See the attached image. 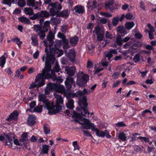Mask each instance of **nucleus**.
Returning a JSON list of instances; mask_svg holds the SVG:
<instances>
[{
  "instance_id": "obj_61",
  "label": "nucleus",
  "mask_w": 156,
  "mask_h": 156,
  "mask_svg": "<svg viewBox=\"0 0 156 156\" xmlns=\"http://www.w3.org/2000/svg\"><path fill=\"white\" fill-rule=\"evenodd\" d=\"M97 35V38L98 39V40L99 41H101L103 39V37H104V35L101 34L99 33Z\"/></svg>"
},
{
  "instance_id": "obj_27",
  "label": "nucleus",
  "mask_w": 156,
  "mask_h": 156,
  "mask_svg": "<svg viewBox=\"0 0 156 156\" xmlns=\"http://www.w3.org/2000/svg\"><path fill=\"white\" fill-rule=\"evenodd\" d=\"M82 128L83 129H91L92 131H94L93 129H95L96 126L94 124L90 123L87 124H85L83 126H82Z\"/></svg>"
},
{
  "instance_id": "obj_35",
  "label": "nucleus",
  "mask_w": 156,
  "mask_h": 156,
  "mask_svg": "<svg viewBox=\"0 0 156 156\" xmlns=\"http://www.w3.org/2000/svg\"><path fill=\"white\" fill-rule=\"evenodd\" d=\"M76 110L77 111L79 112L83 111L86 115H87L88 117L89 116L90 114V112L88 111V110H86L84 107H77L76 108Z\"/></svg>"
},
{
  "instance_id": "obj_33",
  "label": "nucleus",
  "mask_w": 156,
  "mask_h": 156,
  "mask_svg": "<svg viewBox=\"0 0 156 156\" xmlns=\"http://www.w3.org/2000/svg\"><path fill=\"white\" fill-rule=\"evenodd\" d=\"M5 54V53L4 55H2L0 57V66L2 68L4 66L6 62V58L5 57L4 55Z\"/></svg>"
},
{
  "instance_id": "obj_43",
  "label": "nucleus",
  "mask_w": 156,
  "mask_h": 156,
  "mask_svg": "<svg viewBox=\"0 0 156 156\" xmlns=\"http://www.w3.org/2000/svg\"><path fill=\"white\" fill-rule=\"evenodd\" d=\"M42 26L39 25H34V30L37 32L40 31L42 30Z\"/></svg>"
},
{
  "instance_id": "obj_2",
  "label": "nucleus",
  "mask_w": 156,
  "mask_h": 156,
  "mask_svg": "<svg viewBox=\"0 0 156 156\" xmlns=\"http://www.w3.org/2000/svg\"><path fill=\"white\" fill-rule=\"evenodd\" d=\"M89 80V75L82 72L80 75H78L77 76L76 83L80 87H85L87 85V83L88 82Z\"/></svg>"
},
{
  "instance_id": "obj_50",
  "label": "nucleus",
  "mask_w": 156,
  "mask_h": 156,
  "mask_svg": "<svg viewBox=\"0 0 156 156\" xmlns=\"http://www.w3.org/2000/svg\"><path fill=\"white\" fill-rule=\"evenodd\" d=\"M42 106H37L33 109V112H37L38 113H41L42 111Z\"/></svg>"
},
{
  "instance_id": "obj_54",
  "label": "nucleus",
  "mask_w": 156,
  "mask_h": 156,
  "mask_svg": "<svg viewBox=\"0 0 156 156\" xmlns=\"http://www.w3.org/2000/svg\"><path fill=\"white\" fill-rule=\"evenodd\" d=\"M66 82H68L69 83L71 84H74L75 83V81L71 77H67L66 79Z\"/></svg>"
},
{
  "instance_id": "obj_55",
  "label": "nucleus",
  "mask_w": 156,
  "mask_h": 156,
  "mask_svg": "<svg viewBox=\"0 0 156 156\" xmlns=\"http://www.w3.org/2000/svg\"><path fill=\"white\" fill-rule=\"evenodd\" d=\"M138 139L142 140H143L145 143L149 142L150 141L149 139L147 137L140 136L137 137Z\"/></svg>"
},
{
  "instance_id": "obj_60",
  "label": "nucleus",
  "mask_w": 156,
  "mask_h": 156,
  "mask_svg": "<svg viewBox=\"0 0 156 156\" xmlns=\"http://www.w3.org/2000/svg\"><path fill=\"white\" fill-rule=\"evenodd\" d=\"M68 27L67 25H64L61 27V31L64 33H65L67 30V29Z\"/></svg>"
},
{
  "instance_id": "obj_29",
  "label": "nucleus",
  "mask_w": 156,
  "mask_h": 156,
  "mask_svg": "<svg viewBox=\"0 0 156 156\" xmlns=\"http://www.w3.org/2000/svg\"><path fill=\"white\" fill-rule=\"evenodd\" d=\"M35 123L36 122L34 117L30 116L28 117V119L27 121L28 125L30 126H32L34 125Z\"/></svg>"
},
{
  "instance_id": "obj_37",
  "label": "nucleus",
  "mask_w": 156,
  "mask_h": 156,
  "mask_svg": "<svg viewBox=\"0 0 156 156\" xmlns=\"http://www.w3.org/2000/svg\"><path fill=\"white\" fill-rule=\"evenodd\" d=\"M118 138L121 141H124L126 140L127 136L124 133L122 132L119 133Z\"/></svg>"
},
{
  "instance_id": "obj_28",
  "label": "nucleus",
  "mask_w": 156,
  "mask_h": 156,
  "mask_svg": "<svg viewBox=\"0 0 156 156\" xmlns=\"http://www.w3.org/2000/svg\"><path fill=\"white\" fill-rule=\"evenodd\" d=\"M37 37V35L35 34H32L31 36L32 42L33 45L35 46H36L38 44Z\"/></svg>"
},
{
  "instance_id": "obj_16",
  "label": "nucleus",
  "mask_w": 156,
  "mask_h": 156,
  "mask_svg": "<svg viewBox=\"0 0 156 156\" xmlns=\"http://www.w3.org/2000/svg\"><path fill=\"white\" fill-rule=\"evenodd\" d=\"M66 98L68 101L66 104L67 108L69 109H73L74 107V101L71 98L70 96H67Z\"/></svg>"
},
{
  "instance_id": "obj_49",
  "label": "nucleus",
  "mask_w": 156,
  "mask_h": 156,
  "mask_svg": "<svg viewBox=\"0 0 156 156\" xmlns=\"http://www.w3.org/2000/svg\"><path fill=\"white\" fill-rule=\"evenodd\" d=\"M133 42L132 41H129L126 42L123 46V48L124 49H127L129 47L132 45Z\"/></svg>"
},
{
  "instance_id": "obj_23",
  "label": "nucleus",
  "mask_w": 156,
  "mask_h": 156,
  "mask_svg": "<svg viewBox=\"0 0 156 156\" xmlns=\"http://www.w3.org/2000/svg\"><path fill=\"white\" fill-rule=\"evenodd\" d=\"M76 54L74 51H70L67 55L69 60L72 62H74Z\"/></svg>"
},
{
  "instance_id": "obj_32",
  "label": "nucleus",
  "mask_w": 156,
  "mask_h": 156,
  "mask_svg": "<svg viewBox=\"0 0 156 156\" xmlns=\"http://www.w3.org/2000/svg\"><path fill=\"white\" fill-rule=\"evenodd\" d=\"M61 70V69L60 68L59 64L58 63H56L53 69V70L51 71V74L52 75H55V73H58L59 71H60L61 73H62Z\"/></svg>"
},
{
  "instance_id": "obj_4",
  "label": "nucleus",
  "mask_w": 156,
  "mask_h": 156,
  "mask_svg": "<svg viewBox=\"0 0 156 156\" xmlns=\"http://www.w3.org/2000/svg\"><path fill=\"white\" fill-rule=\"evenodd\" d=\"M50 16L49 13L46 10H41L36 13H35L33 16L30 17V19L32 20H35L41 17L43 18H48Z\"/></svg>"
},
{
  "instance_id": "obj_13",
  "label": "nucleus",
  "mask_w": 156,
  "mask_h": 156,
  "mask_svg": "<svg viewBox=\"0 0 156 156\" xmlns=\"http://www.w3.org/2000/svg\"><path fill=\"white\" fill-rule=\"evenodd\" d=\"M19 113L16 111L13 112L9 116L6 120L7 121H11L12 120L17 121L18 119Z\"/></svg>"
},
{
  "instance_id": "obj_11",
  "label": "nucleus",
  "mask_w": 156,
  "mask_h": 156,
  "mask_svg": "<svg viewBox=\"0 0 156 156\" xmlns=\"http://www.w3.org/2000/svg\"><path fill=\"white\" fill-rule=\"evenodd\" d=\"M38 98L39 101L42 102L44 103L47 109L50 107V105L51 103L46 98L45 94H40L38 97Z\"/></svg>"
},
{
  "instance_id": "obj_24",
  "label": "nucleus",
  "mask_w": 156,
  "mask_h": 156,
  "mask_svg": "<svg viewBox=\"0 0 156 156\" xmlns=\"http://www.w3.org/2000/svg\"><path fill=\"white\" fill-rule=\"evenodd\" d=\"M49 147V146L48 145H43L42 147V150L40 152L39 156H40V155L42 154H48Z\"/></svg>"
},
{
  "instance_id": "obj_45",
  "label": "nucleus",
  "mask_w": 156,
  "mask_h": 156,
  "mask_svg": "<svg viewBox=\"0 0 156 156\" xmlns=\"http://www.w3.org/2000/svg\"><path fill=\"white\" fill-rule=\"evenodd\" d=\"M62 41L63 48L64 49L68 48L69 47H68L69 44L68 40L66 38L64 39Z\"/></svg>"
},
{
  "instance_id": "obj_36",
  "label": "nucleus",
  "mask_w": 156,
  "mask_h": 156,
  "mask_svg": "<svg viewBox=\"0 0 156 156\" xmlns=\"http://www.w3.org/2000/svg\"><path fill=\"white\" fill-rule=\"evenodd\" d=\"M47 31V29H46L45 30L42 29L38 33L37 35L40 37L41 39L43 40L45 36V32Z\"/></svg>"
},
{
  "instance_id": "obj_6",
  "label": "nucleus",
  "mask_w": 156,
  "mask_h": 156,
  "mask_svg": "<svg viewBox=\"0 0 156 156\" xmlns=\"http://www.w3.org/2000/svg\"><path fill=\"white\" fill-rule=\"evenodd\" d=\"M45 83H44L43 81H40L37 76L35 79L34 82H32L28 87L29 90L33 89L36 87L37 89L44 85Z\"/></svg>"
},
{
  "instance_id": "obj_17",
  "label": "nucleus",
  "mask_w": 156,
  "mask_h": 156,
  "mask_svg": "<svg viewBox=\"0 0 156 156\" xmlns=\"http://www.w3.org/2000/svg\"><path fill=\"white\" fill-rule=\"evenodd\" d=\"M21 138L20 139V142L23 143L25 146L28 143L29 140L28 139V134L27 132L23 133L21 136Z\"/></svg>"
},
{
  "instance_id": "obj_34",
  "label": "nucleus",
  "mask_w": 156,
  "mask_h": 156,
  "mask_svg": "<svg viewBox=\"0 0 156 156\" xmlns=\"http://www.w3.org/2000/svg\"><path fill=\"white\" fill-rule=\"evenodd\" d=\"M15 0H3L2 3L3 4L6 5L9 7H11L12 4H14Z\"/></svg>"
},
{
  "instance_id": "obj_38",
  "label": "nucleus",
  "mask_w": 156,
  "mask_h": 156,
  "mask_svg": "<svg viewBox=\"0 0 156 156\" xmlns=\"http://www.w3.org/2000/svg\"><path fill=\"white\" fill-rule=\"evenodd\" d=\"M43 128L44 133L45 134L47 135L50 133V127L48 124H45L44 125Z\"/></svg>"
},
{
  "instance_id": "obj_7",
  "label": "nucleus",
  "mask_w": 156,
  "mask_h": 156,
  "mask_svg": "<svg viewBox=\"0 0 156 156\" xmlns=\"http://www.w3.org/2000/svg\"><path fill=\"white\" fill-rule=\"evenodd\" d=\"M142 46V43L139 41H137L136 43L132 44L131 48L127 51H125L123 54L125 56H126V54L128 53H131L132 54H133L136 51L137 49L136 48H140Z\"/></svg>"
},
{
  "instance_id": "obj_21",
  "label": "nucleus",
  "mask_w": 156,
  "mask_h": 156,
  "mask_svg": "<svg viewBox=\"0 0 156 156\" xmlns=\"http://www.w3.org/2000/svg\"><path fill=\"white\" fill-rule=\"evenodd\" d=\"M48 41L49 43V48H51V46L53 45L54 43L53 39H54V36L53 35L51 32H49V34L48 35L47 37Z\"/></svg>"
},
{
  "instance_id": "obj_63",
  "label": "nucleus",
  "mask_w": 156,
  "mask_h": 156,
  "mask_svg": "<svg viewBox=\"0 0 156 156\" xmlns=\"http://www.w3.org/2000/svg\"><path fill=\"white\" fill-rule=\"evenodd\" d=\"M57 86L56 90H62L64 89V87L62 85L57 84Z\"/></svg>"
},
{
  "instance_id": "obj_57",
  "label": "nucleus",
  "mask_w": 156,
  "mask_h": 156,
  "mask_svg": "<svg viewBox=\"0 0 156 156\" xmlns=\"http://www.w3.org/2000/svg\"><path fill=\"white\" fill-rule=\"evenodd\" d=\"M154 31V30H152L149 32L148 35L149 38L150 39L152 40L154 39V35L153 32Z\"/></svg>"
},
{
  "instance_id": "obj_56",
  "label": "nucleus",
  "mask_w": 156,
  "mask_h": 156,
  "mask_svg": "<svg viewBox=\"0 0 156 156\" xmlns=\"http://www.w3.org/2000/svg\"><path fill=\"white\" fill-rule=\"evenodd\" d=\"M140 55L138 54H136L133 58V61L136 63L140 61Z\"/></svg>"
},
{
  "instance_id": "obj_15",
  "label": "nucleus",
  "mask_w": 156,
  "mask_h": 156,
  "mask_svg": "<svg viewBox=\"0 0 156 156\" xmlns=\"http://www.w3.org/2000/svg\"><path fill=\"white\" fill-rule=\"evenodd\" d=\"M50 52L51 53H53V54H57L58 55L57 56L58 57L61 56L63 54V51L62 50L60 49L59 48H51L50 47Z\"/></svg>"
},
{
  "instance_id": "obj_59",
  "label": "nucleus",
  "mask_w": 156,
  "mask_h": 156,
  "mask_svg": "<svg viewBox=\"0 0 156 156\" xmlns=\"http://www.w3.org/2000/svg\"><path fill=\"white\" fill-rule=\"evenodd\" d=\"M143 36V35L139 32L136 33L134 34L135 37L138 39H140Z\"/></svg>"
},
{
  "instance_id": "obj_44",
  "label": "nucleus",
  "mask_w": 156,
  "mask_h": 156,
  "mask_svg": "<svg viewBox=\"0 0 156 156\" xmlns=\"http://www.w3.org/2000/svg\"><path fill=\"white\" fill-rule=\"evenodd\" d=\"M11 41L13 42H16L19 48L21 46V44L23 43L22 41H20V39L18 37H16L14 39H12Z\"/></svg>"
},
{
  "instance_id": "obj_14",
  "label": "nucleus",
  "mask_w": 156,
  "mask_h": 156,
  "mask_svg": "<svg viewBox=\"0 0 156 156\" xmlns=\"http://www.w3.org/2000/svg\"><path fill=\"white\" fill-rule=\"evenodd\" d=\"M118 54L117 51L116 49H111L108 51L105 57L108 58V60L110 61L111 59L113 57V55H116Z\"/></svg>"
},
{
  "instance_id": "obj_18",
  "label": "nucleus",
  "mask_w": 156,
  "mask_h": 156,
  "mask_svg": "<svg viewBox=\"0 0 156 156\" xmlns=\"http://www.w3.org/2000/svg\"><path fill=\"white\" fill-rule=\"evenodd\" d=\"M79 37L76 35L71 37L69 40V43L72 46H75L77 44L79 41Z\"/></svg>"
},
{
  "instance_id": "obj_51",
  "label": "nucleus",
  "mask_w": 156,
  "mask_h": 156,
  "mask_svg": "<svg viewBox=\"0 0 156 156\" xmlns=\"http://www.w3.org/2000/svg\"><path fill=\"white\" fill-rule=\"evenodd\" d=\"M115 126L118 127H125L127 126L123 122H118L115 124Z\"/></svg>"
},
{
  "instance_id": "obj_41",
  "label": "nucleus",
  "mask_w": 156,
  "mask_h": 156,
  "mask_svg": "<svg viewBox=\"0 0 156 156\" xmlns=\"http://www.w3.org/2000/svg\"><path fill=\"white\" fill-rule=\"evenodd\" d=\"M117 32L121 33L126 34V30L124 27L122 26H118L117 28Z\"/></svg>"
},
{
  "instance_id": "obj_9",
  "label": "nucleus",
  "mask_w": 156,
  "mask_h": 156,
  "mask_svg": "<svg viewBox=\"0 0 156 156\" xmlns=\"http://www.w3.org/2000/svg\"><path fill=\"white\" fill-rule=\"evenodd\" d=\"M56 88H57V84L51 83H48L47 84V86L45 89L44 93L45 94H49L50 92L52 90H56Z\"/></svg>"
},
{
  "instance_id": "obj_25",
  "label": "nucleus",
  "mask_w": 156,
  "mask_h": 156,
  "mask_svg": "<svg viewBox=\"0 0 156 156\" xmlns=\"http://www.w3.org/2000/svg\"><path fill=\"white\" fill-rule=\"evenodd\" d=\"M87 101V98L85 97H84L80 100L79 102V105L81 106V104H82L83 106L82 107H84L86 110H87V108L88 106V103Z\"/></svg>"
},
{
  "instance_id": "obj_64",
  "label": "nucleus",
  "mask_w": 156,
  "mask_h": 156,
  "mask_svg": "<svg viewBox=\"0 0 156 156\" xmlns=\"http://www.w3.org/2000/svg\"><path fill=\"white\" fill-rule=\"evenodd\" d=\"M58 37L62 39V40L64 39H66V37L65 35L62 33H61L60 32H59L58 34Z\"/></svg>"
},
{
  "instance_id": "obj_19",
  "label": "nucleus",
  "mask_w": 156,
  "mask_h": 156,
  "mask_svg": "<svg viewBox=\"0 0 156 156\" xmlns=\"http://www.w3.org/2000/svg\"><path fill=\"white\" fill-rule=\"evenodd\" d=\"M65 71L67 72V74L69 76H72L74 75L76 68L75 67H73L70 68L66 67L65 68Z\"/></svg>"
},
{
  "instance_id": "obj_47",
  "label": "nucleus",
  "mask_w": 156,
  "mask_h": 156,
  "mask_svg": "<svg viewBox=\"0 0 156 156\" xmlns=\"http://www.w3.org/2000/svg\"><path fill=\"white\" fill-rule=\"evenodd\" d=\"M27 5L28 6L34 7L35 5V0H27Z\"/></svg>"
},
{
  "instance_id": "obj_52",
  "label": "nucleus",
  "mask_w": 156,
  "mask_h": 156,
  "mask_svg": "<svg viewBox=\"0 0 156 156\" xmlns=\"http://www.w3.org/2000/svg\"><path fill=\"white\" fill-rule=\"evenodd\" d=\"M119 22V19L118 17H114L112 21V23L113 24L114 26H116L118 24Z\"/></svg>"
},
{
  "instance_id": "obj_20",
  "label": "nucleus",
  "mask_w": 156,
  "mask_h": 156,
  "mask_svg": "<svg viewBox=\"0 0 156 156\" xmlns=\"http://www.w3.org/2000/svg\"><path fill=\"white\" fill-rule=\"evenodd\" d=\"M69 15L67 9H64L61 12H59L58 17H62L66 19Z\"/></svg>"
},
{
  "instance_id": "obj_10",
  "label": "nucleus",
  "mask_w": 156,
  "mask_h": 156,
  "mask_svg": "<svg viewBox=\"0 0 156 156\" xmlns=\"http://www.w3.org/2000/svg\"><path fill=\"white\" fill-rule=\"evenodd\" d=\"M75 15L82 14L85 13L84 7L81 5H76L72 10Z\"/></svg>"
},
{
  "instance_id": "obj_39",
  "label": "nucleus",
  "mask_w": 156,
  "mask_h": 156,
  "mask_svg": "<svg viewBox=\"0 0 156 156\" xmlns=\"http://www.w3.org/2000/svg\"><path fill=\"white\" fill-rule=\"evenodd\" d=\"M134 26V23L133 22H127L125 24V28L129 30Z\"/></svg>"
},
{
  "instance_id": "obj_1",
  "label": "nucleus",
  "mask_w": 156,
  "mask_h": 156,
  "mask_svg": "<svg viewBox=\"0 0 156 156\" xmlns=\"http://www.w3.org/2000/svg\"><path fill=\"white\" fill-rule=\"evenodd\" d=\"M53 64L48 62L45 63L44 69L42 70V73L37 75L39 80L43 81L44 83H45V79H49L51 78V75L49 72L51 70V65Z\"/></svg>"
},
{
  "instance_id": "obj_30",
  "label": "nucleus",
  "mask_w": 156,
  "mask_h": 156,
  "mask_svg": "<svg viewBox=\"0 0 156 156\" xmlns=\"http://www.w3.org/2000/svg\"><path fill=\"white\" fill-rule=\"evenodd\" d=\"M24 13L27 15L30 16L32 15H34L35 14L34 13L33 9L30 8L25 7L24 8Z\"/></svg>"
},
{
  "instance_id": "obj_42",
  "label": "nucleus",
  "mask_w": 156,
  "mask_h": 156,
  "mask_svg": "<svg viewBox=\"0 0 156 156\" xmlns=\"http://www.w3.org/2000/svg\"><path fill=\"white\" fill-rule=\"evenodd\" d=\"M62 40L57 41L55 43L54 47L51 48H59L62 45Z\"/></svg>"
},
{
  "instance_id": "obj_48",
  "label": "nucleus",
  "mask_w": 156,
  "mask_h": 156,
  "mask_svg": "<svg viewBox=\"0 0 156 156\" xmlns=\"http://www.w3.org/2000/svg\"><path fill=\"white\" fill-rule=\"evenodd\" d=\"M18 5L21 7H23L26 5V3L24 0H18Z\"/></svg>"
},
{
  "instance_id": "obj_12",
  "label": "nucleus",
  "mask_w": 156,
  "mask_h": 156,
  "mask_svg": "<svg viewBox=\"0 0 156 156\" xmlns=\"http://www.w3.org/2000/svg\"><path fill=\"white\" fill-rule=\"evenodd\" d=\"M86 116L87 115L83 114L82 112L80 113H77L75 111H73V118H75L78 119L79 120L83 121L84 119L88 120L87 119L84 118L85 117H86Z\"/></svg>"
},
{
  "instance_id": "obj_8",
  "label": "nucleus",
  "mask_w": 156,
  "mask_h": 156,
  "mask_svg": "<svg viewBox=\"0 0 156 156\" xmlns=\"http://www.w3.org/2000/svg\"><path fill=\"white\" fill-rule=\"evenodd\" d=\"M45 52L46 53L47 55L45 63L48 62V63L53 64L55 62V58L53 53H51L50 52V53H49L48 50L47 48H45Z\"/></svg>"
},
{
  "instance_id": "obj_62",
  "label": "nucleus",
  "mask_w": 156,
  "mask_h": 156,
  "mask_svg": "<svg viewBox=\"0 0 156 156\" xmlns=\"http://www.w3.org/2000/svg\"><path fill=\"white\" fill-rule=\"evenodd\" d=\"M21 12V9L19 8H16L14 11L13 14L18 15Z\"/></svg>"
},
{
  "instance_id": "obj_22",
  "label": "nucleus",
  "mask_w": 156,
  "mask_h": 156,
  "mask_svg": "<svg viewBox=\"0 0 156 156\" xmlns=\"http://www.w3.org/2000/svg\"><path fill=\"white\" fill-rule=\"evenodd\" d=\"M93 130L94 131L96 132V135L98 136L104 137L106 135L105 131L99 130L98 128L95 127Z\"/></svg>"
},
{
  "instance_id": "obj_3",
  "label": "nucleus",
  "mask_w": 156,
  "mask_h": 156,
  "mask_svg": "<svg viewBox=\"0 0 156 156\" xmlns=\"http://www.w3.org/2000/svg\"><path fill=\"white\" fill-rule=\"evenodd\" d=\"M62 106L60 105L56 104L54 105L53 103L51 102L50 105V107L47 109L48 110L49 114L53 115L59 112L62 109Z\"/></svg>"
},
{
  "instance_id": "obj_31",
  "label": "nucleus",
  "mask_w": 156,
  "mask_h": 156,
  "mask_svg": "<svg viewBox=\"0 0 156 156\" xmlns=\"http://www.w3.org/2000/svg\"><path fill=\"white\" fill-rule=\"evenodd\" d=\"M59 12V11L55 9V8H50L49 9L50 16H53L56 15L58 17Z\"/></svg>"
},
{
  "instance_id": "obj_26",
  "label": "nucleus",
  "mask_w": 156,
  "mask_h": 156,
  "mask_svg": "<svg viewBox=\"0 0 156 156\" xmlns=\"http://www.w3.org/2000/svg\"><path fill=\"white\" fill-rule=\"evenodd\" d=\"M18 20L19 21L22 23L28 24H30L31 23L29 19L24 16L19 17Z\"/></svg>"
},
{
  "instance_id": "obj_53",
  "label": "nucleus",
  "mask_w": 156,
  "mask_h": 156,
  "mask_svg": "<svg viewBox=\"0 0 156 156\" xmlns=\"http://www.w3.org/2000/svg\"><path fill=\"white\" fill-rule=\"evenodd\" d=\"M63 100L61 96H59L58 98L57 99L56 104L62 105L63 104Z\"/></svg>"
},
{
  "instance_id": "obj_40",
  "label": "nucleus",
  "mask_w": 156,
  "mask_h": 156,
  "mask_svg": "<svg viewBox=\"0 0 156 156\" xmlns=\"http://www.w3.org/2000/svg\"><path fill=\"white\" fill-rule=\"evenodd\" d=\"M123 41L122 37L120 36H118L116 38V43L117 45L119 46H121L123 44Z\"/></svg>"
},
{
  "instance_id": "obj_58",
  "label": "nucleus",
  "mask_w": 156,
  "mask_h": 156,
  "mask_svg": "<svg viewBox=\"0 0 156 156\" xmlns=\"http://www.w3.org/2000/svg\"><path fill=\"white\" fill-rule=\"evenodd\" d=\"M82 131L84 136H87L92 137V135L90 133L89 131L87 130H82Z\"/></svg>"
},
{
  "instance_id": "obj_46",
  "label": "nucleus",
  "mask_w": 156,
  "mask_h": 156,
  "mask_svg": "<svg viewBox=\"0 0 156 156\" xmlns=\"http://www.w3.org/2000/svg\"><path fill=\"white\" fill-rule=\"evenodd\" d=\"M50 22L49 21H46L44 24V25L43 26H42V29L44 30H45L46 29H47L48 31V29L49 27H50Z\"/></svg>"
},
{
  "instance_id": "obj_5",
  "label": "nucleus",
  "mask_w": 156,
  "mask_h": 156,
  "mask_svg": "<svg viewBox=\"0 0 156 156\" xmlns=\"http://www.w3.org/2000/svg\"><path fill=\"white\" fill-rule=\"evenodd\" d=\"M3 135L4 136L0 135V141H2L5 142V145L12 147L13 140L10 135L5 133L3 134Z\"/></svg>"
}]
</instances>
